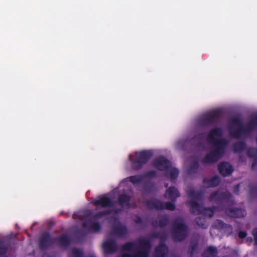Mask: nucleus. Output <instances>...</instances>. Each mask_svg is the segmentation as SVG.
<instances>
[{
  "label": "nucleus",
  "mask_w": 257,
  "mask_h": 257,
  "mask_svg": "<svg viewBox=\"0 0 257 257\" xmlns=\"http://www.w3.org/2000/svg\"><path fill=\"white\" fill-rule=\"evenodd\" d=\"M219 169L220 172L224 176H227L232 172V168L230 165L227 163L221 164Z\"/></svg>",
  "instance_id": "f257e3e1"
},
{
  "label": "nucleus",
  "mask_w": 257,
  "mask_h": 257,
  "mask_svg": "<svg viewBox=\"0 0 257 257\" xmlns=\"http://www.w3.org/2000/svg\"><path fill=\"white\" fill-rule=\"evenodd\" d=\"M139 157L137 162L144 163L146 162L150 156V153L149 152H143L137 154Z\"/></svg>",
  "instance_id": "f03ea898"
},
{
  "label": "nucleus",
  "mask_w": 257,
  "mask_h": 257,
  "mask_svg": "<svg viewBox=\"0 0 257 257\" xmlns=\"http://www.w3.org/2000/svg\"><path fill=\"white\" fill-rule=\"evenodd\" d=\"M165 196L168 198H174L179 196V193L175 188H169L166 191Z\"/></svg>",
  "instance_id": "7ed1b4c3"
},
{
  "label": "nucleus",
  "mask_w": 257,
  "mask_h": 257,
  "mask_svg": "<svg viewBox=\"0 0 257 257\" xmlns=\"http://www.w3.org/2000/svg\"><path fill=\"white\" fill-rule=\"evenodd\" d=\"M169 162L165 159H163L161 162H157L155 165L159 169L162 170L169 165Z\"/></svg>",
  "instance_id": "20e7f679"
},
{
  "label": "nucleus",
  "mask_w": 257,
  "mask_h": 257,
  "mask_svg": "<svg viewBox=\"0 0 257 257\" xmlns=\"http://www.w3.org/2000/svg\"><path fill=\"white\" fill-rule=\"evenodd\" d=\"M109 200L106 197H103L96 202V204H101L102 206H107L109 203Z\"/></svg>",
  "instance_id": "39448f33"
},
{
  "label": "nucleus",
  "mask_w": 257,
  "mask_h": 257,
  "mask_svg": "<svg viewBox=\"0 0 257 257\" xmlns=\"http://www.w3.org/2000/svg\"><path fill=\"white\" fill-rule=\"evenodd\" d=\"M207 252L208 254H214L216 252V250L214 248L212 247H210L207 249Z\"/></svg>",
  "instance_id": "423d86ee"
},
{
  "label": "nucleus",
  "mask_w": 257,
  "mask_h": 257,
  "mask_svg": "<svg viewBox=\"0 0 257 257\" xmlns=\"http://www.w3.org/2000/svg\"><path fill=\"white\" fill-rule=\"evenodd\" d=\"M253 235L254 236V240L257 244V229H254L253 231Z\"/></svg>",
  "instance_id": "0eeeda50"
},
{
  "label": "nucleus",
  "mask_w": 257,
  "mask_h": 257,
  "mask_svg": "<svg viewBox=\"0 0 257 257\" xmlns=\"http://www.w3.org/2000/svg\"><path fill=\"white\" fill-rule=\"evenodd\" d=\"M166 207L168 209L173 210L174 208V205L172 204H170L167 205Z\"/></svg>",
  "instance_id": "6e6552de"
},
{
  "label": "nucleus",
  "mask_w": 257,
  "mask_h": 257,
  "mask_svg": "<svg viewBox=\"0 0 257 257\" xmlns=\"http://www.w3.org/2000/svg\"><path fill=\"white\" fill-rule=\"evenodd\" d=\"M245 236H246V233L244 232H240L239 233V236L240 238H243V237H245Z\"/></svg>",
  "instance_id": "1a4fd4ad"
},
{
  "label": "nucleus",
  "mask_w": 257,
  "mask_h": 257,
  "mask_svg": "<svg viewBox=\"0 0 257 257\" xmlns=\"http://www.w3.org/2000/svg\"><path fill=\"white\" fill-rule=\"evenodd\" d=\"M191 207H192V211L193 212H195V210H194V208H195V207L198 208V206L196 204H192V205H191Z\"/></svg>",
  "instance_id": "9d476101"
},
{
  "label": "nucleus",
  "mask_w": 257,
  "mask_h": 257,
  "mask_svg": "<svg viewBox=\"0 0 257 257\" xmlns=\"http://www.w3.org/2000/svg\"><path fill=\"white\" fill-rule=\"evenodd\" d=\"M174 171V176H173V177H175V176H176L178 174V171L177 170H173Z\"/></svg>",
  "instance_id": "9b49d317"
},
{
  "label": "nucleus",
  "mask_w": 257,
  "mask_h": 257,
  "mask_svg": "<svg viewBox=\"0 0 257 257\" xmlns=\"http://www.w3.org/2000/svg\"><path fill=\"white\" fill-rule=\"evenodd\" d=\"M161 247L163 248V250H165L166 249V247L165 246H162Z\"/></svg>",
  "instance_id": "f8f14e48"
}]
</instances>
